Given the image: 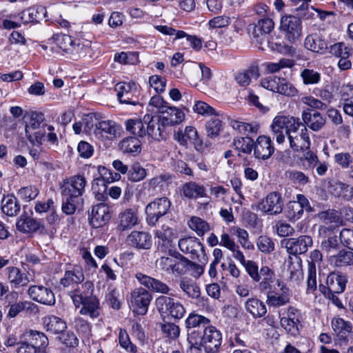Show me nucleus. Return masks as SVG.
<instances>
[{"mask_svg":"<svg viewBox=\"0 0 353 353\" xmlns=\"http://www.w3.org/2000/svg\"><path fill=\"white\" fill-rule=\"evenodd\" d=\"M45 127L26 131V135L28 141L32 144L37 146H40L42 144V140L45 137Z\"/></svg>","mask_w":353,"mask_h":353,"instance_id":"61","label":"nucleus"},{"mask_svg":"<svg viewBox=\"0 0 353 353\" xmlns=\"http://www.w3.org/2000/svg\"><path fill=\"white\" fill-rule=\"evenodd\" d=\"M188 225L199 236H203L205 232L210 230L208 223L203 219L197 216H192L188 221Z\"/></svg>","mask_w":353,"mask_h":353,"instance_id":"52","label":"nucleus"},{"mask_svg":"<svg viewBox=\"0 0 353 353\" xmlns=\"http://www.w3.org/2000/svg\"><path fill=\"white\" fill-rule=\"evenodd\" d=\"M121 126L110 120L101 121L97 124L94 133L97 137L112 139L120 134Z\"/></svg>","mask_w":353,"mask_h":353,"instance_id":"24","label":"nucleus"},{"mask_svg":"<svg viewBox=\"0 0 353 353\" xmlns=\"http://www.w3.org/2000/svg\"><path fill=\"white\" fill-rule=\"evenodd\" d=\"M92 190L95 194V198L99 201H103L105 199L103 194L108 190L103 178H96L92 182Z\"/></svg>","mask_w":353,"mask_h":353,"instance_id":"57","label":"nucleus"},{"mask_svg":"<svg viewBox=\"0 0 353 353\" xmlns=\"http://www.w3.org/2000/svg\"><path fill=\"white\" fill-rule=\"evenodd\" d=\"M332 326L340 340H345L352 330L351 323L340 317H335L332 320Z\"/></svg>","mask_w":353,"mask_h":353,"instance_id":"39","label":"nucleus"},{"mask_svg":"<svg viewBox=\"0 0 353 353\" xmlns=\"http://www.w3.org/2000/svg\"><path fill=\"white\" fill-rule=\"evenodd\" d=\"M304 154L299 160L302 163L303 167L305 170H312L317 165L319 159L316 154L307 150L303 152Z\"/></svg>","mask_w":353,"mask_h":353,"instance_id":"60","label":"nucleus"},{"mask_svg":"<svg viewBox=\"0 0 353 353\" xmlns=\"http://www.w3.org/2000/svg\"><path fill=\"white\" fill-rule=\"evenodd\" d=\"M6 270L7 272V279L14 288L26 286L30 282L27 273L22 272L17 267H8Z\"/></svg>","mask_w":353,"mask_h":353,"instance_id":"27","label":"nucleus"},{"mask_svg":"<svg viewBox=\"0 0 353 353\" xmlns=\"http://www.w3.org/2000/svg\"><path fill=\"white\" fill-rule=\"evenodd\" d=\"M25 336L26 341L36 347L39 353H46V348L49 341L43 332L31 330L27 332Z\"/></svg>","mask_w":353,"mask_h":353,"instance_id":"31","label":"nucleus"},{"mask_svg":"<svg viewBox=\"0 0 353 353\" xmlns=\"http://www.w3.org/2000/svg\"><path fill=\"white\" fill-rule=\"evenodd\" d=\"M180 192L182 197L188 199H196L207 196L205 187L194 181H190L183 184Z\"/></svg>","mask_w":353,"mask_h":353,"instance_id":"28","label":"nucleus"},{"mask_svg":"<svg viewBox=\"0 0 353 353\" xmlns=\"http://www.w3.org/2000/svg\"><path fill=\"white\" fill-rule=\"evenodd\" d=\"M285 247L290 254L297 256L298 254L305 253L309 247H311L313 241L311 236L307 235H301L298 238H290L283 241Z\"/></svg>","mask_w":353,"mask_h":353,"instance_id":"13","label":"nucleus"},{"mask_svg":"<svg viewBox=\"0 0 353 353\" xmlns=\"http://www.w3.org/2000/svg\"><path fill=\"white\" fill-rule=\"evenodd\" d=\"M303 123L313 131H319L325 124V119L318 112L313 113L308 109L302 113Z\"/></svg>","mask_w":353,"mask_h":353,"instance_id":"32","label":"nucleus"},{"mask_svg":"<svg viewBox=\"0 0 353 353\" xmlns=\"http://www.w3.org/2000/svg\"><path fill=\"white\" fill-rule=\"evenodd\" d=\"M299 17L284 16L281 19L280 28L290 43H294L301 35V21Z\"/></svg>","mask_w":353,"mask_h":353,"instance_id":"9","label":"nucleus"},{"mask_svg":"<svg viewBox=\"0 0 353 353\" xmlns=\"http://www.w3.org/2000/svg\"><path fill=\"white\" fill-rule=\"evenodd\" d=\"M156 265L161 270L178 276L186 274L193 266H196L197 271L200 270V273L203 272L201 265H196L176 251L169 250L168 256L158 259Z\"/></svg>","mask_w":353,"mask_h":353,"instance_id":"2","label":"nucleus"},{"mask_svg":"<svg viewBox=\"0 0 353 353\" xmlns=\"http://www.w3.org/2000/svg\"><path fill=\"white\" fill-rule=\"evenodd\" d=\"M161 115L159 117L163 127L174 125L180 123L185 118L183 112L176 107H165L161 110Z\"/></svg>","mask_w":353,"mask_h":353,"instance_id":"21","label":"nucleus"},{"mask_svg":"<svg viewBox=\"0 0 353 353\" xmlns=\"http://www.w3.org/2000/svg\"><path fill=\"white\" fill-rule=\"evenodd\" d=\"M28 294L34 301L46 305L52 306L55 304V296L51 288L42 285L30 286Z\"/></svg>","mask_w":353,"mask_h":353,"instance_id":"11","label":"nucleus"},{"mask_svg":"<svg viewBox=\"0 0 353 353\" xmlns=\"http://www.w3.org/2000/svg\"><path fill=\"white\" fill-rule=\"evenodd\" d=\"M119 341L120 345L127 352L130 353H136L137 352L136 345L131 342L126 330L123 329L120 330L119 334Z\"/></svg>","mask_w":353,"mask_h":353,"instance_id":"62","label":"nucleus"},{"mask_svg":"<svg viewBox=\"0 0 353 353\" xmlns=\"http://www.w3.org/2000/svg\"><path fill=\"white\" fill-rule=\"evenodd\" d=\"M233 145L240 152L250 154L253 150L254 141L248 137H239L234 139Z\"/></svg>","mask_w":353,"mask_h":353,"instance_id":"51","label":"nucleus"},{"mask_svg":"<svg viewBox=\"0 0 353 353\" xmlns=\"http://www.w3.org/2000/svg\"><path fill=\"white\" fill-rule=\"evenodd\" d=\"M245 307L246 311L255 319L263 316L267 312L265 303L256 298L248 299L245 303Z\"/></svg>","mask_w":353,"mask_h":353,"instance_id":"38","label":"nucleus"},{"mask_svg":"<svg viewBox=\"0 0 353 353\" xmlns=\"http://www.w3.org/2000/svg\"><path fill=\"white\" fill-rule=\"evenodd\" d=\"M283 208V202L281 194L276 192H270L261 201L259 209L271 215L280 214Z\"/></svg>","mask_w":353,"mask_h":353,"instance_id":"14","label":"nucleus"},{"mask_svg":"<svg viewBox=\"0 0 353 353\" xmlns=\"http://www.w3.org/2000/svg\"><path fill=\"white\" fill-rule=\"evenodd\" d=\"M222 128V122L219 118H211L205 124L207 136L214 139L219 136Z\"/></svg>","mask_w":353,"mask_h":353,"instance_id":"54","label":"nucleus"},{"mask_svg":"<svg viewBox=\"0 0 353 353\" xmlns=\"http://www.w3.org/2000/svg\"><path fill=\"white\" fill-rule=\"evenodd\" d=\"M232 128L241 134H253L256 133L259 125L253 123H248L242 121L233 120L230 123Z\"/></svg>","mask_w":353,"mask_h":353,"instance_id":"53","label":"nucleus"},{"mask_svg":"<svg viewBox=\"0 0 353 353\" xmlns=\"http://www.w3.org/2000/svg\"><path fill=\"white\" fill-rule=\"evenodd\" d=\"M58 44L63 52L73 55L79 54V50L82 49L80 43H76L72 37L68 34L60 36L58 39Z\"/></svg>","mask_w":353,"mask_h":353,"instance_id":"42","label":"nucleus"},{"mask_svg":"<svg viewBox=\"0 0 353 353\" xmlns=\"http://www.w3.org/2000/svg\"><path fill=\"white\" fill-rule=\"evenodd\" d=\"M125 128L130 133L143 137L146 135L144 123L139 119H128L125 121Z\"/></svg>","mask_w":353,"mask_h":353,"instance_id":"49","label":"nucleus"},{"mask_svg":"<svg viewBox=\"0 0 353 353\" xmlns=\"http://www.w3.org/2000/svg\"><path fill=\"white\" fill-rule=\"evenodd\" d=\"M330 53L340 59L350 57L352 54V49L344 43L339 42L330 46Z\"/></svg>","mask_w":353,"mask_h":353,"instance_id":"59","label":"nucleus"},{"mask_svg":"<svg viewBox=\"0 0 353 353\" xmlns=\"http://www.w3.org/2000/svg\"><path fill=\"white\" fill-rule=\"evenodd\" d=\"M277 285L279 287H281V294L273 290L267 292L266 303L270 306L281 307L290 302L288 295L289 289L285 285H281L279 281H277Z\"/></svg>","mask_w":353,"mask_h":353,"instance_id":"26","label":"nucleus"},{"mask_svg":"<svg viewBox=\"0 0 353 353\" xmlns=\"http://www.w3.org/2000/svg\"><path fill=\"white\" fill-rule=\"evenodd\" d=\"M138 223L139 216L137 210L128 208L119 214L117 229L119 231L130 230Z\"/></svg>","mask_w":353,"mask_h":353,"instance_id":"22","label":"nucleus"},{"mask_svg":"<svg viewBox=\"0 0 353 353\" xmlns=\"http://www.w3.org/2000/svg\"><path fill=\"white\" fill-rule=\"evenodd\" d=\"M43 325L47 332L54 334L61 333L67 328L65 322L62 319L54 315L43 317Z\"/></svg>","mask_w":353,"mask_h":353,"instance_id":"34","label":"nucleus"},{"mask_svg":"<svg viewBox=\"0 0 353 353\" xmlns=\"http://www.w3.org/2000/svg\"><path fill=\"white\" fill-rule=\"evenodd\" d=\"M152 299V295L149 290L139 287L131 292L130 301L137 313L143 315L148 312Z\"/></svg>","mask_w":353,"mask_h":353,"instance_id":"10","label":"nucleus"},{"mask_svg":"<svg viewBox=\"0 0 353 353\" xmlns=\"http://www.w3.org/2000/svg\"><path fill=\"white\" fill-rule=\"evenodd\" d=\"M155 237L158 238L162 242L163 245H168L174 238V232L171 228L167 225H163L159 230L155 232Z\"/></svg>","mask_w":353,"mask_h":353,"instance_id":"55","label":"nucleus"},{"mask_svg":"<svg viewBox=\"0 0 353 353\" xmlns=\"http://www.w3.org/2000/svg\"><path fill=\"white\" fill-rule=\"evenodd\" d=\"M19 294L14 291L9 292L6 296V302L10 307L7 316L10 318L16 317L21 312L29 310L34 305V303L27 301L17 302Z\"/></svg>","mask_w":353,"mask_h":353,"instance_id":"19","label":"nucleus"},{"mask_svg":"<svg viewBox=\"0 0 353 353\" xmlns=\"http://www.w3.org/2000/svg\"><path fill=\"white\" fill-rule=\"evenodd\" d=\"M147 175V170L139 162H134L129 168L128 179L132 182H139L145 179Z\"/></svg>","mask_w":353,"mask_h":353,"instance_id":"48","label":"nucleus"},{"mask_svg":"<svg viewBox=\"0 0 353 353\" xmlns=\"http://www.w3.org/2000/svg\"><path fill=\"white\" fill-rule=\"evenodd\" d=\"M191 347L201 348L205 353H219L222 343V334L211 325L205 327L202 332L192 331L188 335Z\"/></svg>","mask_w":353,"mask_h":353,"instance_id":"1","label":"nucleus"},{"mask_svg":"<svg viewBox=\"0 0 353 353\" xmlns=\"http://www.w3.org/2000/svg\"><path fill=\"white\" fill-rule=\"evenodd\" d=\"M347 282L346 276L331 272L327 277V287L320 285L319 288L321 290H323L326 292L342 293L345 289Z\"/></svg>","mask_w":353,"mask_h":353,"instance_id":"23","label":"nucleus"},{"mask_svg":"<svg viewBox=\"0 0 353 353\" xmlns=\"http://www.w3.org/2000/svg\"><path fill=\"white\" fill-rule=\"evenodd\" d=\"M303 82L305 85L316 84L320 81L321 74L316 71L311 69H303L301 72Z\"/></svg>","mask_w":353,"mask_h":353,"instance_id":"64","label":"nucleus"},{"mask_svg":"<svg viewBox=\"0 0 353 353\" xmlns=\"http://www.w3.org/2000/svg\"><path fill=\"white\" fill-rule=\"evenodd\" d=\"M290 147L294 152H305L310 148V139L307 127L299 118L292 123L288 134Z\"/></svg>","mask_w":353,"mask_h":353,"instance_id":"3","label":"nucleus"},{"mask_svg":"<svg viewBox=\"0 0 353 353\" xmlns=\"http://www.w3.org/2000/svg\"><path fill=\"white\" fill-rule=\"evenodd\" d=\"M171 205L170 201L167 197L157 198L146 205V221L150 225H154L159 219L165 215Z\"/></svg>","mask_w":353,"mask_h":353,"instance_id":"6","label":"nucleus"},{"mask_svg":"<svg viewBox=\"0 0 353 353\" xmlns=\"http://www.w3.org/2000/svg\"><path fill=\"white\" fill-rule=\"evenodd\" d=\"M277 93L292 97L298 94V90L292 83L287 81L285 78H281Z\"/></svg>","mask_w":353,"mask_h":353,"instance_id":"63","label":"nucleus"},{"mask_svg":"<svg viewBox=\"0 0 353 353\" xmlns=\"http://www.w3.org/2000/svg\"><path fill=\"white\" fill-rule=\"evenodd\" d=\"M210 320L207 317L197 314L194 312L189 314L188 318L185 319V324L187 329L205 327L210 325Z\"/></svg>","mask_w":353,"mask_h":353,"instance_id":"47","label":"nucleus"},{"mask_svg":"<svg viewBox=\"0 0 353 353\" xmlns=\"http://www.w3.org/2000/svg\"><path fill=\"white\" fill-rule=\"evenodd\" d=\"M24 119H26L25 131L44 128V125H42L44 115L41 112L34 111L26 112Z\"/></svg>","mask_w":353,"mask_h":353,"instance_id":"44","label":"nucleus"},{"mask_svg":"<svg viewBox=\"0 0 353 353\" xmlns=\"http://www.w3.org/2000/svg\"><path fill=\"white\" fill-rule=\"evenodd\" d=\"M330 263L337 268L346 267L353 265V252L343 249L336 254L330 256Z\"/></svg>","mask_w":353,"mask_h":353,"instance_id":"35","label":"nucleus"},{"mask_svg":"<svg viewBox=\"0 0 353 353\" xmlns=\"http://www.w3.org/2000/svg\"><path fill=\"white\" fill-rule=\"evenodd\" d=\"M94 284L90 281L81 283L72 290L68 292V294L72 299L76 307H79L83 300L93 296Z\"/></svg>","mask_w":353,"mask_h":353,"instance_id":"18","label":"nucleus"},{"mask_svg":"<svg viewBox=\"0 0 353 353\" xmlns=\"http://www.w3.org/2000/svg\"><path fill=\"white\" fill-rule=\"evenodd\" d=\"M47 11L43 6L28 8L20 13V19L23 23H37L46 17Z\"/></svg>","mask_w":353,"mask_h":353,"instance_id":"29","label":"nucleus"},{"mask_svg":"<svg viewBox=\"0 0 353 353\" xmlns=\"http://www.w3.org/2000/svg\"><path fill=\"white\" fill-rule=\"evenodd\" d=\"M303 212L299 203L293 201L288 204L285 216L290 221H296L303 216Z\"/></svg>","mask_w":353,"mask_h":353,"instance_id":"56","label":"nucleus"},{"mask_svg":"<svg viewBox=\"0 0 353 353\" xmlns=\"http://www.w3.org/2000/svg\"><path fill=\"white\" fill-rule=\"evenodd\" d=\"M304 46L307 50L321 54L327 48V42L317 34L308 35L305 39Z\"/></svg>","mask_w":353,"mask_h":353,"instance_id":"36","label":"nucleus"},{"mask_svg":"<svg viewBox=\"0 0 353 353\" xmlns=\"http://www.w3.org/2000/svg\"><path fill=\"white\" fill-rule=\"evenodd\" d=\"M110 218V208L104 203L92 206L91 212L89 213L88 216L89 223L94 228L105 225Z\"/></svg>","mask_w":353,"mask_h":353,"instance_id":"12","label":"nucleus"},{"mask_svg":"<svg viewBox=\"0 0 353 353\" xmlns=\"http://www.w3.org/2000/svg\"><path fill=\"white\" fill-rule=\"evenodd\" d=\"M178 246L183 253L190 254L192 259L198 260L202 265L207 263L208 259L204 246L197 238L193 236L182 238L179 239Z\"/></svg>","mask_w":353,"mask_h":353,"instance_id":"5","label":"nucleus"},{"mask_svg":"<svg viewBox=\"0 0 353 353\" xmlns=\"http://www.w3.org/2000/svg\"><path fill=\"white\" fill-rule=\"evenodd\" d=\"M84 279L83 271L79 268H74L65 272L63 276L60 280V284L64 288L72 290L76 286L83 283Z\"/></svg>","mask_w":353,"mask_h":353,"instance_id":"25","label":"nucleus"},{"mask_svg":"<svg viewBox=\"0 0 353 353\" xmlns=\"http://www.w3.org/2000/svg\"><path fill=\"white\" fill-rule=\"evenodd\" d=\"M134 276L148 290L162 294H170L171 288L165 283L141 272H137Z\"/></svg>","mask_w":353,"mask_h":353,"instance_id":"15","label":"nucleus"},{"mask_svg":"<svg viewBox=\"0 0 353 353\" xmlns=\"http://www.w3.org/2000/svg\"><path fill=\"white\" fill-rule=\"evenodd\" d=\"M154 28L165 35H175L174 40L185 37L191 47L196 51L200 50L202 48V41L199 38L189 35L184 31L176 30L172 27L161 25L155 26Z\"/></svg>","mask_w":353,"mask_h":353,"instance_id":"17","label":"nucleus"},{"mask_svg":"<svg viewBox=\"0 0 353 353\" xmlns=\"http://www.w3.org/2000/svg\"><path fill=\"white\" fill-rule=\"evenodd\" d=\"M163 125L159 121V117L156 119H151L148 123L146 128V134L154 140L160 141L164 139L165 133Z\"/></svg>","mask_w":353,"mask_h":353,"instance_id":"46","label":"nucleus"},{"mask_svg":"<svg viewBox=\"0 0 353 353\" xmlns=\"http://www.w3.org/2000/svg\"><path fill=\"white\" fill-rule=\"evenodd\" d=\"M296 117L290 116L279 115L274 117L271 124L273 138L279 144L285 142V137L292 125Z\"/></svg>","mask_w":353,"mask_h":353,"instance_id":"8","label":"nucleus"},{"mask_svg":"<svg viewBox=\"0 0 353 353\" xmlns=\"http://www.w3.org/2000/svg\"><path fill=\"white\" fill-rule=\"evenodd\" d=\"M120 150L132 156H137L141 151V143L135 137H128L123 139L119 143Z\"/></svg>","mask_w":353,"mask_h":353,"instance_id":"37","label":"nucleus"},{"mask_svg":"<svg viewBox=\"0 0 353 353\" xmlns=\"http://www.w3.org/2000/svg\"><path fill=\"white\" fill-rule=\"evenodd\" d=\"M253 150L256 159L259 160L269 159L274 152V148L270 137L265 135L259 136L254 142Z\"/></svg>","mask_w":353,"mask_h":353,"instance_id":"16","label":"nucleus"},{"mask_svg":"<svg viewBox=\"0 0 353 353\" xmlns=\"http://www.w3.org/2000/svg\"><path fill=\"white\" fill-rule=\"evenodd\" d=\"M126 241L129 245L137 249L148 250L152 245V236L149 232L143 231L131 232Z\"/></svg>","mask_w":353,"mask_h":353,"instance_id":"20","label":"nucleus"},{"mask_svg":"<svg viewBox=\"0 0 353 353\" xmlns=\"http://www.w3.org/2000/svg\"><path fill=\"white\" fill-rule=\"evenodd\" d=\"M63 196L62 211L68 215L73 214L77 210V205L83 199L74 198L71 196Z\"/></svg>","mask_w":353,"mask_h":353,"instance_id":"58","label":"nucleus"},{"mask_svg":"<svg viewBox=\"0 0 353 353\" xmlns=\"http://www.w3.org/2000/svg\"><path fill=\"white\" fill-rule=\"evenodd\" d=\"M155 305L161 316L174 320L181 319L186 312L180 301L165 295H161L155 299Z\"/></svg>","mask_w":353,"mask_h":353,"instance_id":"4","label":"nucleus"},{"mask_svg":"<svg viewBox=\"0 0 353 353\" xmlns=\"http://www.w3.org/2000/svg\"><path fill=\"white\" fill-rule=\"evenodd\" d=\"M16 226L19 231L25 234L34 232L40 229L44 230V226L41 222L26 215L20 216Z\"/></svg>","mask_w":353,"mask_h":353,"instance_id":"33","label":"nucleus"},{"mask_svg":"<svg viewBox=\"0 0 353 353\" xmlns=\"http://www.w3.org/2000/svg\"><path fill=\"white\" fill-rule=\"evenodd\" d=\"M86 184L85 178L81 174L65 179L60 185L61 194L82 199L81 196L85 192Z\"/></svg>","mask_w":353,"mask_h":353,"instance_id":"7","label":"nucleus"},{"mask_svg":"<svg viewBox=\"0 0 353 353\" xmlns=\"http://www.w3.org/2000/svg\"><path fill=\"white\" fill-rule=\"evenodd\" d=\"M179 288L188 297L197 299L200 296V288L192 279L188 278L181 279L179 281Z\"/></svg>","mask_w":353,"mask_h":353,"instance_id":"45","label":"nucleus"},{"mask_svg":"<svg viewBox=\"0 0 353 353\" xmlns=\"http://www.w3.org/2000/svg\"><path fill=\"white\" fill-rule=\"evenodd\" d=\"M230 232L236 236L238 238V242L244 249L249 250H254V246L249 241V234L245 230L238 227H233L230 229Z\"/></svg>","mask_w":353,"mask_h":353,"instance_id":"50","label":"nucleus"},{"mask_svg":"<svg viewBox=\"0 0 353 353\" xmlns=\"http://www.w3.org/2000/svg\"><path fill=\"white\" fill-rule=\"evenodd\" d=\"M259 77V67L252 64L243 72L238 73L235 77V80L239 85L247 86L250 83L252 79H256Z\"/></svg>","mask_w":353,"mask_h":353,"instance_id":"40","label":"nucleus"},{"mask_svg":"<svg viewBox=\"0 0 353 353\" xmlns=\"http://www.w3.org/2000/svg\"><path fill=\"white\" fill-rule=\"evenodd\" d=\"M286 272L290 281L298 282L303 278L302 261L299 256H289L286 261Z\"/></svg>","mask_w":353,"mask_h":353,"instance_id":"30","label":"nucleus"},{"mask_svg":"<svg viewBox=\"0 0 353 353\" xmlns=\"http://www.w3.org/2000/svg\"><path fill=\"white\" fill-rule=\"evenodd\" d=\"M21 206L17 199L14 195L4 196L1 201L2 212L8 216H16L19 212Z\"/></svg>","mask_w":353,"mask_h":353,"instance_id":"43","label":"nucleus"},{"mask_svg":"<svg viewBox=\"0 0 353 353\" xmlns=\"http://www.w3.org/2000/svg\"><path fill=\"white\" fill-rule=\"evenodd\" d=\"M80 313L83 315H88L92 319L99 316V301L96 296H92L83 300Z\"/></svg>","mask_w":353,"mask_h":353,"instance_id":"41","label":"nucleus"}]
</instances>
